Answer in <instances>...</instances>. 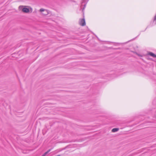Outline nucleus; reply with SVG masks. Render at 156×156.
<instances>
[{"label": "nucleus", "mask_w": 156, "mask_h": 156, "mask_svg": "<svg viewBox=\"0 0 156 156\" xmlns=\"http://www.w3.org/2000/svg\"><path fill=\"white\" fill-rule=\"evenodd\" d=\"M40 12H44V11H45L46 12V13H42L43 14H44V15H47L48 14V12H47V10L46 9H43V8H42V9H40Z\"/></svg>", "instance_id": "nucleus-3"}, {"label": "nucleus", "mask_w": 156, "mask_h": 156, "mask_svg": "<svg viewBox=\"0 0 156 156\" xmlns=\"http://www.w3.org/2000/svg\"><path fill=\"white\" fill-rule=\"evenodd\" d=\"M79 23L80 25L82 26L85 25L86 23L84 19H81L79 22Z\"/></svg>", "instance_id": "nucleus-2"}, {"label": "nucleus", "mask_w": 156, "mask_h": 156, "mask_svg": "<svg viewBox=\"0 0 156 156\" xmlns=\"http://www.w3.org/2000/svg\"><path fill=\"white\" fill-rule=\"evenodd\" d=\"M148 55L154 58H156V55L151 52H149L148 53Z\"/></svg>", "instance_id": "nucleus-4"}, {"label": "nucleus", "mask_w": 156, "mask_h": 156, "mask_svg": "<svg viewBox=\"0 0 156 156\" xmlns=\"http://www.w3.org/2000/svg\"><path fill=\"white\" fill-rule=\"evenodd\" d=\"M56 156H61V155H57Z\"/></svg>", "instance_id": "nucleus-7"}, {"label": "nucleus", "mask_w": 156, "mask_h": 156, "mask_svg": "<svg viewBox=\"0 0 156 156\" xmlns=\"http://www.w3.org/2000/svg\"><path fill=\"white\" fill-rule=\"evenodd\" d=\"M19 9L21 10L22 11L25 13H28L29 12V9L26 7H23V6H20L19 7Z\"/></svg>", "instance_id": "nucleus-1"}, {"label": "nucleus", "mask_w": 156, "mask_h": 156, "mask_svg": "<svg viewBox=\"0 0 156 156\" xmlns=\"http://www.w3.org/2000/svg\"><path fill=\"white\" fill-rule=\"evenodd\" d=\"M51 149L48 150L47 152H45L42 156H45L48 153H49Z\"/></svg>", "instance_id": "nucleus-6"}, {"label": "nucleus", "mask_w": 156, "mask_h": 156, "mask_svg": "<svg viewBox=\"0 0 156 156\" xmlns=\"http://www.w3.org/2000/svg\"><path fill=\"white\" fill-rule=\"evenodd\" d=\"M119 130V128H115L113 129H112V132H115Z\"/></svg>", "instance_id": "nucleus-5"}]
</instances>
